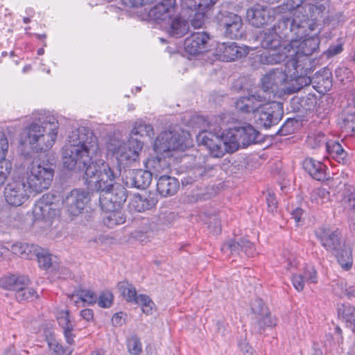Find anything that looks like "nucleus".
<instances>
[{
	"instance_id": "obj_1",
	"label": "nucleus",
	"mask_w": 355,
	"mask_h": 355,
	"mask_svg": "<svg viewBox=\"0 0 355 355\" xmlns=\"http://www.w3.org/2000/svg\"><path fill=\"white\" fill-rule=\"evenodd\" d=\"M99 149L98 138L92 132L83 127L75 129L62 148V164L69 170L84 172L87 187L100 192L99 203L110 209L112 200L114 202H125L126 190L116 182L120 168L101 159L92 162Z\"/></svg>"
},
{
	"instance_id": "obj_2",
	"label": "nucleus",
	"mask_w": 355,
	"mask_h": 355,
	"mask_svg": "<svg viewBox=\"0 0 355 355\" xmlns=\"http://www.w3.org/2000/svg\"><path fill=\"white\" fill-rule=\"evenodd\" d=\"M293 17L304 18L307 28L303 34L299 35L290 34L288 44H284V49L287 50L291 59L286 64V67L292 69L298 73L299 71L309 68L311 66L309 56L319 48L320 33L319 24L315 19H309L307 15L295 11Z\"/></svg>"
},
{
	"instance_id": "obj_3",
	"label": "nucleus",
	"mask_w": 355,
	"mask_h": 355,
	"mask_svg": "<svg viewBox=\"0 0 355 355\" xmlns=\"http://www.w3.org/2000/svg\"><path fill=\"white\" fill-rule=\"evenodd\" d=\"M31 118L33 121L19 135L20 144L28 145L37 152L49 150L58 135L56 119L43 110L33 112Z\"/></svg>"
},
{
	"instance_id": "obj_4",
	"label": "nucleus",
	"mask_w": 355,
	"mask_h": 355,
	"mask_svg": "<svg viewBox=\"0 0 355 355\" xmlns=\"http://www.w3.org/2000/svg\"><path fill=\"white\" fill-rule=\"evenodd\" d=\"M187 148L182 137L176 131H164L154 142L156 155H150L145 162V167L150 170L155 178L168 174L173 163V153L184 151Z\"/></svg>"
},
{
	"instance_id": "obj_5",
	"label": "nucleus",
	"mask_w": 355,
	"mask_h": 355,
	"mask_svg": "<svg viewBox=\"0 0 355 355\" xmlns=\"http://www.w3.org/2000/svg\"><path fill=\"white\" fill-rule=\"evenodd\" d=\"M306 24L304 18H282L277 26L260 32L257 38L263 49L276 50L283 48L284 44H288L290 34L299 35L304 33Z\"/></svg>"
},
{
	"instance_id": "obj_6",
	"label": "nucleus",
	"mask_w": 355,
	"mask_h": 355,
	"mask_svg": "<svg viewBox=\"0 0 355 355\" xmlns=\"http://www.w3.org/2000/svg\"><path fill=\"white\" fill-rule=\"evenodd\" d=\"M144 144L137 139L130 138L127 141L111 139L107 144V153L115 157L117 168L135 166L139 162V157Z\"/></svg>"
},
{
	"instance_id": "obj_7",
	"label": "nucleus",
	"mask_w": 355,
	"mask_h": 355,
	"mask_svg": "<svg viewBox=\"0 0 355 355\" xmlns=\"http://www.w3.org/2000/svg\"><path fill=\"white\" fill-rule=\"evenodd\" d=\"M54 170L51 166L40 160H33L26 168L25 182L32 192L40 193L48 189L51 184Z\"/></svg>"
},
{
	"instance_id": "obj_8",
	"label": "nucleus",
	"mask_w": 355,
	"mask_h": 355,
	"mask_svg": "<svg viewBox=\"0 0 355 355\" xmlns=\"http://www.w3.org/2000/svg\"><path fill=\"white\" fill-rule=\"evenodd\" d=\"M55 197L51 194L44 195L37 201L33 208L34 222L44 223V227H49L60 216L58 203L53 201Z\"/></svg>"
},
{
	"instance_id": "obj_9",
	"label": "nucleus",
	"mask_w": 355,
	"mask_h": 355,
	"mask_svg": "<svg viewBox=\"0 0 355 355\" xmlns=\"http://www.w3.org/2000/svg\"><path fill=\"white\" fill-rule=\"evenodd\" d=\"M31 193L25 182V177L17 175L5 187L3 196L8 205L19 207L29 198Z\"/></svg>"
},
{
	"instance_id": "obj_10",
	"label": "nucleus",
	"mask_w": 355,
	"mask_h": 355,
	"mask_svg": "<svg viewBox=\"0 0 355 355\" xmlns=\"http://www.w3.org/2000/svg\"><path fill=\"white\" fill-rule=\"evenodd\" d=\"M214 132L211 130L200 132L196 139L198 144L203 146L208 151L210 156L222 157L226 153V148L224 147L223 138L220 135V129L218 130L214 129Z\"/></svg>"
},
{
	"instance_id": "obj_11",
	"label": "nucleus",
	"mask_w": 355,
	"mask_h": 355,
	"mask_svg": "<svg viewBox=\"0 0 355 355\" xmlns=\"http://www.w3.org/2000/svg\"><path fill=\"white\" fill-rule=\"evenodd\" d=\"M90 200V192L84 189H75L66 196L63 206L69 215L76 216L83 211Z\"/></svg>"
},
{
	"instance_id": "obj_12",
	"label": "nucleus",
	"mask_w": 355,
	"mask_h": 355,
	"mask_svg": "<svg viewBox=\"0 0 355 355\" xmlns=\"http://www.w3.org/2000/svg\"><path fill=\"white\" fill-rule=\"evenodd\" d=\"M283 105L275 101L263 103L256 112L260 124L266 128L277 124L283 116Z\"/></svg>"
},
{
	"instance_id": "obj_13",
	"label": "nucleus",
	"mask_w": 355,
	"mask_h": 355,
	"mask_svg": "<svg viewBox=\"0 0 355 355\" xmlns=\"http://www.w3.org/2000/svg\"><path fill=\"white\" fill-rule=\"evenodd\" d=\"M177 10L175 0H162L150 9L148 17L158 23L168 22L175 15Z\"/></svg>"
},
{
	"instance_id": "obj_14",
	"label": "nucleus",
	"mask_w": 355,
	"mask_h": 355,
	"mask_svg": "<svg viewBox=\"0 0 355 355\" xmlns=\"http://www.w3.org/2000/svg\"><path fill=\"white\" fill-rule=\"evenodd\" d=\"M287 78V71L282 69L270 71L261 79L262 87L264 92L272 94L279 97L281 94L283 83Z\"/></svg>"
},
{
	"instance_id": "obj_15",
	"label": "nucleus",
	"mask_w": 355,
	"mask_h": 355,
	"mask_svg": "<svg viewBox=\"0 0 355 355\" xmlns=\"http://www.w3.org/2000/svg\"><path fill=\"white\" fill-rule=\"evenodd\" d=\"M315 235L322 246L327 251L334 252L343 247L341 232L336 229L332 230L328 227H321L316 232Z\"/></svg>"
},
{
	"instance_id": "obj_16",
	"label": "nucleus",
	"mask_w": 355,
	"mask_h": 355,
	"mask_svg": "<svg viewBox=\"0 0 355 355\" xmlns=\"http://www.w3.org/2000/svg\"><path fill=\"white\" fill-rule=\"evenodd\" d=\"M288 69V73H290L291 70L289 68ZM311 72V69L308 67L304 70L299 71L297 73L295 71L293 72L295 74L300 73V76H296L295 78L288 79L284 81L282 88L281 90V94H279V98H284L286 95H291L297 92H298L300 89H302L304 86H308L311 84V77L308 76V74Z\"/></svg>"
},
{
	"instance_id": "obj_17",
	"label": "nucleus",
	"mask_w": 355,
	"mask_h": 355,
	"mask_svg": "<svg viewBox=\"0 0 355 355\" xmlns=\"http://www.w3.org/2000/svg\"><path fill=\"white\" fill-rule=\"evenodd\" d=\"M248 53L247 46H239L235 42H223L217 44L215 55L223 62L234 61Z\"/></svg>"
},
{
	"instance_id": "obj_18",
	"label": "nucleus",
	"mask_w": 355,
	"mask_h": 355,
	"mask_svg": "<svg viewBox=\"0 0 355 355\" xmlns=\"http://www.w3.org/2000/svg\"><path fill=\"white\" fill-rule=\"evenodd\" d=\"M277 13L276 8L272 9L257 4L248 10L247 19L253 26L260 27L272 21Z\"/></svg>"
},
{
	"instance_id": "obj_19",
	"label": "nucleus",
	"mask_w": 355,
	"mask_h": 355,
	"mask_svg": "<svg viewBox=\"0 0 355 355\" xmlns=\"http://www.w3.org/2000/svg\"><path fill=\"white\" fill-rule=\"evenodd\" d=\"M209 35L205 32L192 33L184 41L185 51L190 55L202 53L208 49Z\"/></svg>"
},
{
	"instance_id": "obj_20",
	"label": "nucleus",
	"mask_w": 355,
	"mask_h": 355,
	"mask_svg": "<svg viewBox=\"0 0 355 355\" xmlns=\"http://www.w3.org/2000/svg\"><path fill=\"white\" fill-rule=\"evenodd\" d=\"M220 26L224 29V34L227 37L239 39L243 35V21L238 15L229 13L221 19Z\"/></svg>"
},
{
	"instance_id": "obj_21",
	"label": "nucleus",
	"mask_w": 355,
	"mask_h": 355,
	"mask_svg": "<svg viewBox=\"0 0 355 355\" xmlns=\"http://www.w3.org/2000/svg\"><path fill=\"white\" fill-rule=\"evenodd\" d=\"M266 101V97L259 94L241 96L236 101V107L243 113L256 114Z\"/></svg>"
},
{
	"instance_id": "obj_22",
	"label": "nucleus",
	"mask_w": 355,
	"mask_h": 355,
	"mask_svg": "<svg viewBox=\"0 0 355 355\" xmlns=\"http://www.w3.org/2000/svg\"><path fill=\"white\" fill-rule=\"evenodd\" d=\"M110 202L112 203L110 209H107L102 203L99 204L101 209L106 212V216L103 218L104 224L109 228H114L123 224L125 222V216L119 209L123 202H114L112 200Z\"/></svg>"
},
{
	"instance_id": "obj_23",
	"label": "nucleus",
	"mask_w": 355,
	"mask_h": 355,
	"mask_svg": "<svg viewBox=\"0 0 355 355\" xmlns=\"http://www.w3.org/2000/svg\"><path fill=\"white\" fill-rule=\"evenodd\" d=\"M252 312L258 315L257 326L259 329H263L266 327H271L275 325V322L272 319L268 308L265 306L263 302L261 299H256L252 303Z\"/></svg>"
},
{
	"instance_id": "obj_24",
	"label": "nucleus",
	"mask_w": 355,
	"mask_h": 355,
	"mask_svg": "<svg viewBox=\"0 0 355 355\" xmlns=\"http://www.w3.org/2000/svg\"><path fill=\"white\" fill-rule=\"evenodd\" d=\"M158 200L155 195H135L129 203V208L138 212L150 210L155 207Z\"/></svg>"
},
{
	"instance_id": "obj_25",
	"label": "nucleus",
	"mask_w": 355,
	"mask_h": 355,
	"mask_svg": "<svg viewBox=\"0 0 355 355\" xmlns=\"http://www.w3.org/2000/svg\"><path fill=\"white\" fill-rule=\"evenodd\" d=\"M180 187L178 179L169 175H160L157 182V191L163 197L174 195Z\"/></svg>"
},
{
	"instance_id": "obj_26",
	"label": "nucleus",
	"mask_w": 355,
	"mask_h": 355,
	"mask_svg": "<svg viewBox=\"0 0 355 355\" xmlns=\"http://www.w3.org/2000/svg\"><path fill=\"white\" fill-rule=\"evenodd\" d=\"M220 135L223 138V144H224V147L226 148V153H234L240 147H242L239 139L241 133L239 127L230 128L225 132H220Z\"/></svg>"
},
{
	"instance_id": "obj_27",
	"label": "nucleus",
	"mask_w": 355,
	"mask_h": 355,
	"mask_svg": "<svg viewBox=\"0 0 355 355\" xmlns=\"http://www.w3.org/2000/svg\"><path fill=\"white\" fill-rule=\"evenodd\" d=\"M343 131L347 133L355 131V92L353 94L352 103L344 110L339 122Z\"/></svg>"
},
{
	"instance_id": "obj_28",
	"label": "nucleus",
	"mask_w": 355,
	"mask_h": 355,
	"mask_svg": "<svg viewBox=\"0 0 355 355\" xmlns=\"http://www.w3.org/2000/svg\"><path fill=\"white\" fill-rule=\"evenodd\" d=\"M304 169L313 179L322 181L326 179L327 166L322 162L312 158H306L303 162Z\"/></svg>"
},
{
	"instance_id": "obj_29",
	"label": "nucleus",
	"mask_w": 355,
	"mask_h": 355,
	"mask_svg": "<svg viewBox=\"0 0 355 355\" xmlns=\"http://www.w3.org/2000/svg\"><path fill=\"white\" fill-rule=\"evenodd\" d=\"M29 279L26 276L10 275L0 279V286L2 288L15 292L23 286H28Z\"/></svg>"
},
{
	"instance_id": "obj_30",
	"label": "nucleus",
	"mask_w": 355,
	"mask_h": 355,
	"mask_svg": "<svg viewBox=\"0 0 355 355\" xmlns=\"http://www.w3.org/2000/svg\"><path fill=\"white\" fill-rule=\"evenodd\" d=\"M290 59L291 55H288L287 50H285L284 46L262 53L259 57V62L263 64H276L283 61H286V63Z\"/></svg>"
},
{
	"instance_id": "obj_31",
	"label": "nucleus",
	"mask_w": 355,
	"mask_h": 355,
	"mask_svg": "<svg viewBox=\"0 0 355 355\" xmlns=\"http://www.w3.org/2000/svg\"><path fill=\"white\" fill-rule=\"evenodd\" d=\"M311 80V83L317 84L314 87L318 88L320 92H327L332 86L331 71L329 69L323 68L318 71Z\"/></svg>"
},
{
	"instance_id": "obj_32",
	"label": "nucleus",
	"mask_w": 355,
	"mask_h": 355,
	"mask_svg": "<svg viewBox=\"0 0 355 355\" xmlns=\"http://www.w3.org/2000/svg\"><path fill=\"white\" fill-rule=\"evenodd\" d=\"M57 319L60 326L63 329L67 343L69 345L73 344L74 335L72 333L73 325L70 320L69 311L66 310L60 312Z\"/></svg>"
},
{
	"instance_id": "obj_33",
	"label": "nucleus",
	"mask_w": 355,
	"mask_h": 355,
	"mask_svg": "<svg viewBox=\"0 0 355 355\" xmlns=\"http://www.w3.org/2000/svg\"><path fill=\"white\" fill-rule=\"evenodd\" d=\"M333 254L336 257V259L340 267L347 271L349 270L353 265L352 250V248L346 245L345 243L340 250L334 252Z\"/></svg>"
},
{
	"instance_id": "obj_34",
	"label": "nucleus",
	"mask_w": 355,
	"mask_h": 355,
	"mask_svg": "<svg viewBox=\"0 0 355 355\" xmlns=\"http://www.w3.org/2000/svg\"><path fill=\"white\" fill-rule=\"evenodd\" d=\"M239 130L241 133L239 139L243 148L258 141L259 132L251 125L239 127Z\"/></svg>"
},
{
	"instance_id": "obj_35",
	"label": "nucleus",
	"mask_w": 355,
	"mask_h": 355,
	"mask_svg": "<svg viewBox=\"0 0 355 355\" xmlns=\"http://www.w3.org/2000/svg\"><path fill=\"white\" fill-rule=\"evenodd\" d=\"M170 27L168 33L171 36L175 37H182L187 33L189 29V23L187 20L180 17H175L171 19Z\"/></svg>"
},
{
	"instance_id": "obj_36",
	"label": "nucleus",
	"mask_w": 355,
	"mask_h": 355,
	"mask_svg": "<svg viewBox=\"0 0 355 355\" xmlns=\"http://www.w3.org/2000/svg\"><path fill=\"white\" fill-rule=\"evenodd\" d=\"M338 317L355 333V307L350 304H341L338 307Z\"/></svg>"
},
{
	"instance_id": "obj_37",
	"label": "nucleus",
	"mask_w": 355,
	"mask_h": 355,
	"mask_svg": "<svg viewBox=\"0 0 355 355\" xmlns=\"http://www.w3.org/2000/svg\"><path fill=\"white\" fill-rule=\"evenodd\" d=\"M326 150L337 162H343L346 157V152L339 142L336 141H328L326 142Z\"/></svg>"
},
{
	"instance_id": "obj_38",
	"label": "nucleus",
	"mask_w": 355,
	"mask_h": 355,
	"mask_svg": "<svg viewBox=\"0 0 355 355\" xmlns=\"http://www.w3.org/2000/svg\"><path fill=\"white\" fill-rule=\"evenodd\" d=\"M331 200V195L329 191L322 187L314 189L310 193L311 202L317 205H322Z\"/></svg>"
},
{
	"instance_id": "obj_39",
	"label": "nucleus",
	"mask_w": 355,
	"mask_h": 355,
	"mask_svg": "<svg viewBox=\"0 0 355 355\" xmlns=\"http://www.w3.org/2000/svg\"><path fill=\"white\" fill-rule=\"evenodd\" d=\"M77 297L78 300L88 304H95L97 301V296L96 293L90 290L81 289L76 292V294H73L71 296V300L74 301L76 304L78 302V300H75Z\"/></svg>"
},
{
	"instance_id": "obj_40",
	"label": "nucleus",
	"mask_w": 355,
	"mask_h": 355,
	"mask_svg": "<svg viewBox=\"0 0 355 355\" xmlns=\"http://www.w3.org/2000/svg\"><path fill=\"white\" fill-rule=\"evenodd\" d=\"M153 175L150 170L146 168L145 171L140 170L137 171L134 178L135 187L139 189L148 187L152 181V176Z\"/></svg>"
},
{
	"instance_id": "obj_41",
	"label": "nucleus",
	"mask_w": 355,
	"mask_h": 355,
	"mask_svg": "<svg viewBox=\"0 0 355 355\" xmlns=\"http://www.w3.org/2000/svg\"><path fill=\"white\" fill-rule=\"evenodd\" d=\"M135 303L141 307L142 312L146 315H152L156 309L155 303L151 298L146 295H139Z\"/></svg>"
},
{
	"instance_id": "obj_42",
	"label": "nucleus",
	"mask_w": 355,
	"mask_h": 355,
	"mask_svg": "<svg viewBox=\"0 0 355 355\" xmlns=\"http://www.w3.org/2000/svg\"><path fill=\"white\" fill-rule=\"evenodd\" d=\"M119 288L127 302L134 303L136 302L138 295H137L136 288L133 285L128 282H121L119 284Z\"/></svg>"
},
{
	"instance_id": "obj_43",
	"label": "nucleus",
	"mask_w": 355,
	"mask_h": 355,
	"mask_svg": "<svg viewBox=\"0 0 355 355\" xmlns=\"http://www.w3.org/2000/svg\"><path fill=\"white\" fill-rule=\"evenodd\" d=\"M131 134L141 137H152L154 135L153 128L151 125L147 124L142 121H136Z\"/></svg>"
},
{
	"instance_id": "obj_44",
	"label": "nucleus",
	"mask_w": 355,
	"mask_h": 355,
	"mask_svg": "<svg viewBox=\"0 0 355 355\" xmlns=\"http://www.w3.org/2000/svg\"><path fill=\"white\" fill-rule=\"evenodd\" d=\"M207 8L202 7V4L201 2H199L198 8L195 10L190 11L191 12H193V16L191 19V25L195 28H200L205 23V10Z\"/></svg>"
},
{
	"instance_id": "obj_45",
	"label": "nucleus",
	"mask_w": 355,
	"mask_h": 355,
	"mask_svg": "<svg viewBox=\"0 0 355 355\" xmlns=\"http://www.w3.org/2000/svg\"><path fill=\"white\" fill-rule=\"evenodd\" d=\"M37 295L36 291L32 288L26 286H23L21 288L17 290L15 293V297L17 301L33 300L37 298Z\"/></svg>"
},
{
	"instance_id": "obj_46",
	"label": "nucleus",
	"mask_w": 355,
	"mask_h": 355,
	"mask_svg": "<svg viewBox=\"0 0 355 355\" xmlns=\"http://www.w3.org/2000/svg\"><path fill=\"white\" fill-rule=\"evenodd\" d=\"M36 258L40 268L48 269L53 266L52 255L47 250L41 248Z\"/></svg>"
},
{
	"instance_id": "obj_47",
	"label": "nucleus",
	"mask_w": 355,
	"mask_h": 355,
	"mask_svg": "<svg viewBox=\"0 0 355 355\" xmlns=\"http://www.w3.org/2000/svg\"><path fill=\"white\" fill-rule=\"evenodd\" d=\"M221 250L224 252L230 251L232 254L240 255L243 252V245L241 239L239 241L230 240L225 243L222 247Z\"/></svg>"
},
{
	"instance_id": "obj_48",
	"label": "nucleus",
	"mask_w": 355,
	"mask_h": 355,
	"mask_svg": "<svg viewBox=\"0 0 355 355\" xmlns=\"http://www.w3.org/2000/svg\"><path fill=\"white\" fill-rule=\"evenodd\" d=\"M49 347L56 355H71L73 349L70 347H63L55 339H51L48 342Z\"/></svg>"
},
{
	"instance_id": "obj_49",
	"label": "nucleus",
	"mask_w": 355,
	"mask_h": 355,
	"mask_svg": "<svg viewBox=\"0 0 355 355\" xmlns=\"http://www.w3.org/2000/svg\"><path fill=\"white\" fill-rule=\"evenodd\" d=\"M307 144L313 148H316L324 144L326 145L325 135L321 132H315L308 136Z\"/></svg>"
},
{
	"instance_id": "obj_50",
	"label": "nucleus",
	"mask_w": 355,
	"mask_h": 355,
	"mask_svg": "<svg viewBox=\"0 0 355 355\" xmlns=\"http://www.w3.org/2000/svg\"><path fill=\"white\" fill-rule=\"evenodd\" d=\"M12 171V163L9 160H0V189L4 184Z\"/></svg>"
},
{
	"instance_id": "obj_51",
	"label": "nucleus",
	"mask_w": 355,
	"mask_h": 355,
	"mask_svg": "<svg viewBox=\"0 0 355 355\" xmlns=\"http://www.w3.org/2000/svg\"><path fill=\"white\" fill-rule=\"evenodd\" d=\"M336 78L343 84L350 82L353 78L352 71L346 67H339L335 71Z\"/></svg>"
},
{
	"instance_id": "obj_52",
	"label": "nucleus",
	"mask_w": 355,
	"mask_h": 355,
	"mask_svg": "<svg viewBox=\"0 0 355 355\" xmlns=\"http://www.w3.org/2000/svg\"><path fill=\"white\" fill-rule=\"evenodd\" d=\"M127 346L129 353L132 355H139L142 351L141 343L136 336L128 339Z\"/></svg>"
},
{
	"instance_id": "obj_53",
	"label": "nucleus",
	"mask_w": 355,
	"mask_h": 355,
	"mask_svg": "<svg viewBox=\"0 0 355 355\" xmlns=\"http://www.w3.org/2000/svg\"><path fill=\"white\" fill-rule=\"evenodd\" d=\"M303 0H286L282 5L276 8L277 12H284L295 10L302 6Z\"/></svg>"
},
{
	"instance_id": "obj_54",
	"label": "nucleus",
	"mask_w": 355,
	"mask_h": 355,
	"mask_svg": "<svg viewBox=\"0 0 355 355\" xmlns=\"http://www.w3.org/2000/svg\"><path fill=\"white\" fill-rule=\"evenodd\" d=\"M40 247L37 245L31 243H24V251L23 252L22 258L32 259L37 257L38 254Z\"/></svg>"
},
{
	"instance_id": "obj_55",
	"label": "nucleus",
	"mask_w": 355,
	"mask_h": 355,
	"mask_svg": "<svg viewBox=\"0 0 355 355\" xmlns=\"http://www.w3.org/2000/svg\"><path fill=\"white\" fill-rule=\"evenodd\" d=\"M113 295L110 291L103 292L98 300V304L102 308H109L113 302Z\"/></svg>"
},
{
	"instance_id": "obj_56",
	"label": "nucleus",
	"mask_w": 355,
	"mask_h": 355,
	"mask_svg": "<svg viewBox=\"0 0 355 355\" xmlns=\"http://www.w3.org/2000/svg\"><path fill=\"white\" fill-rule=\"evenodd\" d=\"M343 51L342 44H331L329 47L323 53V55L328 59L340 54Z\"/></svg>"
},
{
	"instance_id": "obj_57",
	"label": "nucleus",
	"mask_w": 355,
	"mask_h": 355,
	"mask_svg": "<svg viewBox=\"0 0 355 355\" xmlns=\"http://www.w3.org/2000/svg\"><path fill=\"white\" fill-rule=\"evenodd\" d=\"M8 149V141L4 133L0 132V160H7L6 153Z\"/></svg>"
},
{
	"instance_id": "obj_58",
	"label": "nucleus",
	"mask_w": 355,
	"mask_h": 355,
	"mask_svg": "<svg viewBox=\"0 0 355 355\" xmlns=\"http://www.w3.org/2000/svg\"><path fill=\"white\" fill-rule=\"evenodd\" d=\"M302 275L307 282L316 283L317 282V272L312 266H307L305 268Z\"/></svg>"
},
{
	"instance_id": "obj_59",
	"label": "nucleus",
	"mask_w": 355,
	"mask_h": 355,
	"mask_svg": "<svg viewBox=\"0 0 355 355\" xmlns=\"http://www.w3.org/2000/svg\"><path fill=\"white\" fill-rule=\"evenodd\" d=\"M197 0H180V6L182 12H189L196 10L198 6Z\"/></svg>"
},
{
	"instance_id": "obj_60",
	"label": "nucleus",
	"mask_w": 355,
	"mask_h": 355,
	"mask_svg": "<svg viewBox=\"0 0 355 355\" xmlns=\"http://www.w3.org/2000/svg\"><path fill=\"white\" fill-rule=\"evenodd\" d=\"M243 252L248 257H253L256 254L254 244L247 239H242Z\"/></svg>"
},
{
	"instance_id": "obj_61",
	"label": "nucleus",
	"mask_w": 355,
	"mask_h": 355,
	"mask_svg": "<svg viewBox=\"0 0 355 355\" xmlns=\"http://www.w3.org/2000/svg\"><path fill=\"white\" fill-rule=\"evenodd\" d=\"M306 280L302 274H295L292 277V283L297 291H303Z\"/></svg>"
},
{
	"instance_id": "obj_62",
	"label": "nucleus",
	"mask_w": 355,
	"mask_h": 355,
	"mask_svg": "<svg viewBox=\"0 0 355 355\" xmlns=\"http://www.w3.org/2000/svg\"><path fill=\"white\" fill-rule=\"evenodd\" d=\"M343 205L345 209H348L355 212V194L350 193L343 197L342 200Z\"/></svg>"
},
{
	"instance_id": "obj_63",
	"label": "nucleus",
	"mask_w": 355,
	"mask_h": 355,
	"mask_svg": "<svg viewBox=\"0 0 355 355\" xmlns=\"http://www.w3.org/2000/svg\"><path fill=\"white\" fill-rule=\"evenodd\" d=\"M315 103L316 98L315 95L309 94L302 100V107H304L306 110H310L314 107Z\"/></svg>"
},
{
	"instance_id": "obj_64",
	"label": "nucleus",
	"mask_w": 355,
	"mask_h": 355,
	"mask_svg": "<svg viewBox=\"0 0 355 355\" xmlns=\"http://www.w3.org/2000/svg\"><path fill=\"white\" fill-rule=\"evenodd\" d=\"M24 243H16L11 245L10 250L12 252L22 258L23 252L24 251Z\"/></svg>"
}]
</instances>
